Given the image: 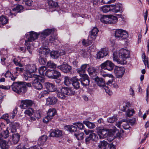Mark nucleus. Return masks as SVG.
Here are the masks:
<instances>
[{
	"label": "nucleus",
	"mask_w": 149,
	"mask_h": 149,
	"mask_svg": "<svg viewBox=\"0 0 149 149\" xmlns=\"http://www.w3.org/2000/svg\"><path fill=\"white\" fill-rule=\"evenodd\" d=\"M89 74L91 76H93L96 75L97 74V71L96 69L94 67H89L88 70Z\"/></svg>",
	"instance_id": "nucleus-33"
},
{
	"label": "nucleus",
	"mask_w": 149,
	"mask_h": 149,
	"mask_svg": "<svg viewBox=\"0 0 149 149\" xmlns=\"http://www.w3.org/2000/svg\"><path fill=\"white\" fill-rule=\"evenodd\" d=\"M45 85L46 88L50 92H54L56 90L55 86L52 83L47 82L45 83Z\"/></svg>",
	"instance_id": "nucleus-30"
},
{
	"label": "nucleus",
	"mask_w": 149,
	"mask_h": 149,
	"mask_svg": "<svg viewBox=\"0 0 149 149\" xmlns=\"http://www.w3.org/2000/svg\"><path fill=\"white\" fill-rule=\"evenodd\" d=\"M100 9L104 13H107L109 11H111V5L104 6L101 8Z\"/></svg>",
	"instance_id": "nucleus-44"
},
{
	"label": "nucleus",
	"mask_w": 149,
	"mask_h": 149,
	"mask_svg": "<svg viewBox=\"0 0 149 149\" xmlns=\"http://www.w3.org/2000/svg\"><path fill=\"white\" fill-rule=\"evenodd\" d=\"M97 137L96 135L94 133H90L89 136H87L86 138L85 141L86 144H88L91 141H95Z\"/></svg>",
	"instance_id": "nucleus-17"
},
{
	"label": "nucleus",
	"mask_w": 149,
	"mask_h": 149,
	"mask_svg": "<svg viewBox=\"0 0 149 149\" xmlns=\"http://www.w3.org/2000/svg\"><path fill=\"white\" fill-rule=\"evenodd\" d=\"M116 0H102V2L104 4H109L115 1Z\"/></svg>",
	"instance_id": "nucleus-63"
},
{
	"label": "nucleus",
	"mask_w": 149,
	"mask_h": 149,
	"mask_svg": "<svg viewBox=\"0 0 149 149\" xmlns=\"http://www.w3.org/2000/svg\"><path fill=\"white\" fill-rule=\"evenodd\" d=\"M72 85L75 89H77L79 88L80 84L79 79L76 77L72 78Z\"/></svg>",
	"instance_id": "nucleus-29"
},
{
	"label": "nucleus",
	"mask_w": 149,
	"mask_h": 149,
	"mask_svg": "<svg viewBox=\"0 0 149 149\" xmlns=\"http://www.w3.org/2000/svg\"><path fill=\"white\" fill-rule=\"evenodd\" d=\"M32 85L35 89L40 90H41L43 87L42 85L41 82H43L45 80L43 78L40 76L36 75L35 77H33Z\"/></svg>",
	"instance_id": "nucleus-2"
},
{
	"label": "nucleus",
	"mask_w": 149,
	"mask_h": 149,
	"mask_svg": "<svg viewBox=\"0 0 149 149\" xmlns=\"http://www.w3.org/2000/svg\"><path fill=\"white\" fill-rule=\"evenodd\" d=\"M26 68L27 70L30 73L35 72L37 69L36 65L33 64L27 65Z\"/></svg>",
	"instance_id": "nucleus-27"
},
{
	"label": "nucleus",
	"mask_w": 149,
	"mask_h": 149,
	"mask_svg": "<svg viewBox=\"0 0 149 149\" xmlns=\"http://www.w3.org/2000/svg\"><path fill=\"white\" fill-rule=\"evenodd\" d=\"M36 75L30 73H27L26 74L24 75V78L26 80L32 81L33 80V77H35Z\"/></svg>",
	"instance_id": "nucleus-36"
},
{
	"label": "nucleus",
	"mask_w": 149,
	"mask_h": 149,
	"mask_svg": "<svg viewBox=\"0 0 149 149\" xmlns=\"http://www.w3.org/2000/svg\"><path fill=\"white\" fill-rule=\"evenodd\" d=\"M34 113V109L31 108H29L24 112V113L29 116H31Z\"/></svg>",
	"instance_id": "nucleus-47"
},
{
	"label": "nucleus",
	"mask_w": 149,
	"mask_h": 149,
	"mask_svg": "<svg viewBox=\"0 0 149 149\" xmlns=\"http://www.w3.org/2000/svg\"><path fill=\"white\" fill-rule=\"evenodd\" d=\"M27 45V49L29 52V53L31 54L32 53V51L33 49V46L32 44L29 43Z\"/></svg>",
	"instance_id": "nucleus-53"
},
{
	"label": "nucleus",
	"mask_w": 149,
	"mask_h": 149,
	"mask_svg": "<svg viewBox=\"0 0 149 149\" xmlns=\"http://www.w3.org/2000/svg\"><path fill=\"white\" fill-rule=\"evenodd\" d=\"M22 82H14L11 85L13 91L18 94L21 93H25L26 89L24 88L23 87L24 84H22Z\"/></svg>",
	"instance_id": "nucleus-3"
},
{
	"label": "nucleus",
	"mask_w": 149,
	"mask_h": 149,
	"mask_svg": "<svg viewBox=\"0 0 149 149\" xmlns=\"http://www.w3.org/2000/svg\"><path fill=\"white\" fill-rule=\"evenodd\" d=\"M93 40L91 39L89 36H88V39L86 40L85 39H84L82 42L83 45L85 46H88L91 44L93 42Z\"/></svg>",
	"instance_id": "nucleus-43"
},
{
	"label": "nucleus",
	"mask_w": 149,
	"mask_h": 149,
	"mask_svg": "<svg viewBox=\"0 0 149 149\" xmlns=\"http://www.w3.org/2000/svg\"><path fill=\"white\" fill-rule=\"evenodd\" d=\"M63 92H65V95L72 96L74 95L75 93V91L72 88L69 87H63Z\"/></svg>",
	"instance_id": "nucleus-26"
},
{
	"label": "nucleus",
	"mask_w": 149,
	"mask_h": 149,
	"mask_svg": "<svg viewBox=\"0 0 149 149\" xmlns=\"http://www.w3.org/2000/svg\"><path fill=\"white\" fill-rule=\"evenodd\" d=\"M125 71V69L123 67L116 66L114 69V72L117 78L122 77Z\"/></svg>",
	"instance_id": "nucleus-10"
},
{
	"label": "nucleus",
	"mask_w": 149,
	"mask_h": 149,
	"mask_svg": "<svg viewBox=\"0 0 149 149\" xmlns=\"http://www.w3.org/2000/svg\"><path fill=\"white\" fill-rule=\"evenodd\" d=\"M48 93H49L47 91L45 90L41 92L40 95L41 97H44L46 95L48 94Z\"/></svg>",
	"instance_id": "nucleus-64"
},
{
	"label": "nucleus",
	"mask_w": 149,
	"mask_h": 149,
	"mask_svg": "<svg viewBox=\"0 0 149 149\" xmlns=\"http://www.w3.org/2000/svg\"><path fill=\"white\" fill-rule=\"evenodd\" d=\"M130 51L125 49H121L118 54L119 57L117 55L116 52H114L113 54V60L116 61L118 64H123L126 63V59L130 57Z\"/></svg>",
	"instance_id": "nucleus-1"
},
{
	"label": "nucleus",
	"mask_w": 149,
	"mask_h": 149,
	"mask_svg": "<svg viewBox=\"0 0 149 149\" xmlns=\"http://www.w3.org/2000/svg\"><path fill=\"white\" fill-rule=\"evenodd\" d=\"M114 65L113 63L111 61L108 60L101 64L100 66L102 68L110 71L113 69Z\"/></svg>",
	"instance_id": "nucleus-9"
},
{
	"label": "nucleus",
	"mask_w": 149,
	"mask_h": 149,
	"mask_svg": "<svg viewBox=\"0 0 149 149\" xmlns=\"http://www.w3.org/2000/svg\"><path fill=\"white\" fill-rule=\"evenodd\" d=\"M63 88H62L60 90H57L56 91L57 96L59 98L62 100L65 99L66 98L65 92H63Z\"/></svg>",
	"instance_id": "nucleus-28"
},
{
	"label": "nucleus",
	"mask_w": 149,
	"mask_h": 149,
	"mask_svg": "<svg viewBox=\"0 0 149 149\" xmlns=\"http://www.w3.org/2000/svg\"><path fill=\"white\" fill-rule=\"evenodd\" d=\"M72 81V79L68 76H65L64 77V84L67 86H69L71 84Z\"/></svg>",
	"instance_id": "nucleus-46"
},
{
	"label": "nucleus",
	"mask_w": 149,
	"mask_h": 149,
	"mask_svg": "<svg viewBox=\"0 0 149 149\" xmlns=\"http://www.w3.org/2000/svg\"><path fill=\"white\" fill-rule=\"evenodd\" d=\"M47 74L48 77L54 79H58L61 76V72L56 69L47 70Z\"/></svg>",
	"instance_id": "nucleus-6"
},
{
	"label": "nucleus",
	"mask_w": 149,
	"mask_h": 149,
	"mask_svg": "<svg viewBox=\"0 0 149 149\" xmlns=\"http://www.w3.org/2000/svg\"><path fill=\"white\" fill-rule=\"evenodd\" d=\"M88 64H84L82 65L80 68H79L77 69V72L79 74L84 73L85 72L86 68Z\"/></svg>",
	"instance_id": "nucleus-40"
},
{
	"label": "nucleus",
	"mask_w": 149,
	"mask_h": 149,
	"mask_svg": "<svg viewBox=\"0 0 149 149\" xmlns=\"http://www.w3.org/2000/svg\"><path fill=\"white\" fill-rule=\"evenodd\" d=\"M115 36L118 40L126 39L128 37L127 32L121 29H118L115 31Z\"/></svg>",
	"instance_id": "nucleus-5"
},
{
	"label": "nucleus",
	"mask_w": 149,
	"mask_h": 149,
	"mask_svg": "<svg viewBox=\"0 0 149 149\" xmlns=\"http://www.w3.org/2000/svg\"><path fill=\"white\" fill-rule=\"evenodd\" d=\"M49 50L47 47H42L39 50V56L40 55L44 57H46L49 54Z\"/></svg>",
	"instance_id": "nucleus-25"
},
{
	"label": "nucleus",
	"mask_w": 149,
	"mask_h": 149,
	"mask_svg": "<svg viewBox=\"0 0 149 149\" xmlns=\"http://www.w3.org/2000/svg\"><path fill=\"white\" fill-rule=\"evenodd\" d=\"M97 132L100 139L106 137L108 134L107 131L104 129L98 130Z\"/></svg>",
	"instance_id": "nucleus-23"
},
{
	"label": "nucleus",
	"mask_w": 149,
	"mask_h": 149,
	"mask_svg": "<svg viewBox=\"0 0 149 149\" xmlns=\"http://www.w3.org/2000/svg\"><path fill=\"white\" fill-rule=\"evenodd\" d=\"M84 134L83 133L81 132L79 133H75L74 134V136L78 140H81L84 138Z\"/></svg>",
	"instance_id": "nucleus-50"
},
{
	"label": "nucleus",
	"mask_w": 149,
	"mask_h": 149,
	"mask_svg": "<svg viewBox=\"0 0 149 149\" xmlns=\"http://www.w3.org/2000/svg\"><path fill=\"white\" fill-rule=\"evenodd\" d=\"M98 31L96 27H93L90 31V34L89 36L93 40H95L96 38Z\"/></svg>",
	"instance_id": "nucleus-20"
},
{
	"label": "nucleus",
	"mask_w": 149,
	"mask_h": 149,
	"mask_svg": "<svg viewBox=\"0 0 149 149\" xmlns=\"http://www.w3.org/2000/svg\"><path fill=\"white\" fill-rule=\"evenodd\" d=\"M33 102L30 100H25L21 101L20 107L22 109H25L28 107L32 106Z\"/></svg>",
	"instance_id": "nucleus-12"
},
{
	"label": "nucleus",
	"mask_w": 149,
	"mask_h": 149,
	"mask_svg": "<svg viewBox=\"0 0 149 149\" xmlns=\"http://www.w3.org/2000/svg\"><path fill=\"white\" fill-rule=\"evenodd\" d=\"M9 131L8 129L7 128L6 130H5L2 134V138L6 139L9 136Z\"/></svg>",
	"instance_id": "nucleus-58"
},
{
	"label": "nucleus",
	"mask_w": 149,
	"mask_h": 149,
	"mask_svg": "<svg viewBox=\"0 0 149 149\" xmlns=\"http://www.w3.org/2000/svg\"><path fill=\"white\" fill-rule=\"evenodd\" d=\"M109 53L108 49L107 48H102L101 50L97 54V58L100 59L107 56Z\"/></svg>",
	"instance_id": "nucleus-13"
},
{
	"label": "nucleus",
	"mask_w": 149,
	"mask_h": 149,
	"mask_svg": "<svg viewBox=\"0 0 149 149\" xmlns=\"http://www.w3.org/2000/svg\"><path fill=\"white\" fill-rule=\"evenodd\" d=\"M56 110L54 108L49 109L47 113V115L43 119V121L45 123H47L53 118L54 116L56 114Z\"/></svg>",
	"instance_id": "nucleus-7"
},
{
	"label": "nucleus",
	"mask_w": 149,
	"mask_h": 149,
	"mask_svg": "<svg viewBox=\"0 0 149 149\" xmlns=\"http://www.w3.org/2000/svg\"><path fill=\"white\" fill-rule=\"evenodd\" d=\"M134 112L133 109H128L126 112V115L129 117H130L134 113Z\"/></svg>",
	"instance_id": "nucleus-56"
},
{
	"label": "nucleus",
	"mask_w": 149,
	"mask_h": 149,
	"mask_svg": "<svg viewBox=\"0 0 149 149\" xmlns=\"http://www.w3.org/2000/svg\"><path fill=\"white\" fill-rule=\"evenodd\" d=\"M83 123L90 129H93L95 127V125L93 123L91 122L88 121H84Z\"/></svg>",
	"instance_id": "nucleus-39"
},
{
	"label": "nucleus",
	"mask_w": 149,
	"mask_h": 149,
	"mask_svg": "<svg viewBox=\"0 0 149 149\" xmlns=\"http://www.w3.org/2000/svg\"><path fill=\"white\" fill-rule=\"evenodd\" d=\"M46 65L48 68H49L56 69V67H57L56 65L51 61L47 62Z\"/></svg>",
	"instance_id": "nucleus-49"
},
{
	"label": "nucleus",
	"mask_w": 149,
	"mask_h": 149,
	"mask_svg": "<svg viewBox=\"0 0 149 149\" xmlns=\"http://www.w3.org/2000/svg\"><path fill=\"white\" fill-rule=\"evenodd\" d=\"M38 35L37 33L33 31L30 32L29 35L28 34H26V37L27 39L25 40V45H27L28 44V42L33 41L38 38Z\"/></svg>",
	"instance_id": "nucleus-8"
},
{
	"label": "nucleus",
	"mask_w": 149,
	"mask_h": 149,
	"mask_svg": "<svg viewBox=\"0 0 149 149\" xmlns=\"http://www.w3.org/2000/svg\"><path fill=\"white\" fill-rule=\"evenodd\" d=\"M107 139L109 142L112 141L114 139V136L113 134H110L109 133L108 134L107 136Z\"/></svg>",
	"instance_id": "nucleus-57"
},
{
	"label": "nucleus",
	"mask_w": 149,
	"mask_h": 149,
	"mask_svg": "<svg viewBox=\"0 0 149 149\" xmlns=\"http://www.w3.org/2000/svg\"><path fill=\"white\" fill-rule=\"evenodd\" d=\"M0 21L1 22L2 24H7L8 21L5 16L2 15L0 17Z\"/></svg>",
	"instance_id": "nucleus-52"
},
{
	"label": "nucleus",
	"mask_w": 149,
	"mask_h": 149,
	"mask_svg": "<svg viewBox=\"0 0 149 149\" xmlns=\"http://www.w3.org/2000/svg\"><path fill=\"white\" fill-rule=\"evenodd\" d=\"M34 115L35 117L37 119H39L41 116L40 114V111L39 110L37 111L36 112H35Z\"/></svg>",
	"instance_id": "nucleus-61"
},
{
	"label": "nucleus",
	"mask_w": 149,
	"mask_h": 149,
	"mask_svg": "<svg viewBox=\"0 0 149 149\" xmlns=\"http://www.w3.org/2000/svg\"><path fill=\"white\" fill-rule=\"evenodd\" d=\"M117 120V118L116 116H113L109 117L107 119V121L110 123H113Z\"/></svg>",
	"instance_id": "nucleus-51"
},
{
	"label": "nucleus",
	"mask_w": 149,
	"mask_h": 149,
	"mask_svg": "<svg viewBox=\"0 0 149 149\" xmlns=\"http://www.w3.org/2000/svg\"><path fill=\"white\" fill-rule=\"evenodd\" d=\"M103 88L105 90V92L109 95H111L112 94V92L111 91L108 87L106 86H104Z\"/></svg>",
	"instance_id": "nucleus-59"
},
{
	"label": "nucleus",
	"mask_w": 149,
	"mask_h": 149,
	"mask_svg": "<svg viewBox=\"0 0 149 149\" xmlns=\"http://www.w3.org/2000/svg\"><path fill=\"white\" fill-rule=\"evenodd\" d=\"M111 11L113 12L118 13L121 10V5L120 4H117L111 5Z\"/></svg>",
	"instance_id": "nucleus-19"
},
{
	"label": "nucleus",
	"mask_w": 149,
	"mask_h": 149,
	"mask_svg": "<svg viewBox=\"0 0 149 149\" xmlns=\"http://www.w3.org/2000/svg\"><path fill=\"white\" fill-rule=\"evenodd\" d=\"M65 129L71 132H74L77 130V127L73 125H66L65 127Z\"/></svg>",
	"instance_id": "nucleus-34"
},
{
	"label": "nucleus",
	"mask_w": 149,
	"mask_h": 149,
	"mask_svg": "<svg viewBox=\"0 0 149 149\" xmlns=\"http://www.w3.org/2000/svg\"><path fill=\"white\" fill-rule=\"evenodd\" d=\"M6 141L2 140L0 141V147L1 149H8L9 146Z\"/></svg>",
	"instance_id": "nucleus-35"
},
{
	"label": "nucleus",
	"mask_w": 149,
	"mask_h": 149,
	"mask_svg": "<svg viewBox=\"0 0 149 149\" xmlns=\"http://www.w3.org/2000/svg\"><path fill=\"white\" fill-rule=\"evenodd\" d=\"M94 80L96 84L99 87L103 88L106 86L105 81L102 78L97 76L94 78Z\"/></svg>",
	"instance_id": "nucleus-16"
},
{
	"label": "nucleus",
	"mask_w": 149,
	"mask_h": 149,
	"mask_svg": "<svg viewBox=\"0 0 149 149\" xmlns=\"http://www.w3.org/2000/svg\"><path fill=\"white\" fill-rule=\"evenodd\" d=\"M23 9L22 6L20 5H18L12 9V11H10V13L12 15H16V13L20 12Z\"/></svg>",
	"instance_id": "nucleus-22"
},
{
	"label": "nucleus",
	"mask_w": 149,
	"mask_h": 149,
	"mask_svg": "<svg viewBox=\"0 0 149 149\" xmlns=\"http://www.w3.org/2000/svg\"><path fill=\"white\" fill-rule=\"evenodd\" d=\"M13 61L14 64L17 66H18L20 67H22V65L20 63L19 61H18V60L16 58H14L13 60Z\"/></svg>",
	"instance_id": "nucleus-62"
},
{
	"label": "nucleus",
	"mask_w": 149,
	"mask_h": 149,
	"mask_svg": "<svg viewBox=\"0 0 149 149\" xmlns=\"http://www.w3.org/2000/svg\"><path fill=\"white\" fill-rule=\"evenodd\" d=\"M54 31V29H47L45 30L40 34V38L43 45L47 47L48 45V41L46 38V36L49 35L53 31Z\"/></svg>",
	"instance_id": "nucleus-4"
},
{
	"label": "nucleus",
	"mask_w": 149,
	"mask_h": 149,
	"mask_svg": "<svg viewBox=\"0 0 149 149\" xmlns=\"http://www.w3.org/2000/svg\"><path fill=\"white\" fill-rule=\"evenodd\" d=\"M24 3L25 4V5L28 6H31L33 4V2L32 0H23Z\"/></svg>",
	"instance_id": "nucleus-55"
},
{
	"label": "nucleus",
	"mask_w": 149,
	"mask_h": 149,
	"mask_svg": "<svg viewBox=\"0 0 149 149\" xmlns=\"http://www.w3.org/2000/svg\"><path fill=\"white\" fill-rule=\"evenodd\" d=\"M10 130L12 133L16 132L17 129H19L20 127V125L18 123L11 122L10 124Z\"/></svg>",
	"instance_id": "nucleus-18"
},
{
	"label": "nucleus",
	"mask_w": 149,
	"mask_h": 149,
	"mask_svg": "<svg viewBox=\"0 0 149 149\" xmlns=\"http://www.w3.org/2000/svg\"><path fill=\"white\" fill-rule=\"evenodd\" d=\"M22 84H24V86L23 87L24 88L26 89L25 92L27 91V87H31V84L29 83H26V82H22Z\"/></svg>",
	"instance_id": "nucleus-60"
},
{
	"label": "nucleus",
	"mask_w": 149,
	"mask_h": 149,
	"mask_svg": "<svg viewBox=\"0 0 149 149\" xmlns=\"http://www.w3.org/2000/svg\"><path fill=\"white\" fill-rule=\"evenodd\" d=\"M39 56L40 57L38 60L39 63L41 65H45L47 62V59L45 58L46 57H44L41 55Z\"/></svg>",
	"instance_id": "nucleus-45"
},
{
	"label": "nucleus",
	"mask_w": 149,
	"mask_h": 149,
	"mask_svg": "<svg viewBox=\"0 0 149 149\" xmlns=\"http://www.w3.org/2000/svg\"><path fill=\"white\" fill-rule=\"evenodd\" d=\"M108 143L104 140L100 141L98 145V149H108Z\"/></svg>",
	"instance_id": "nucleus-31"
},
{
	"label": "nucleus",
	"mask_w": 149,
	"mask_h": 149,
	"mask_svg": "<svg viewBox=\"0 0 149 149\" xmlns=\"http://www.w3.org/2000/svg\"><path fill=\"white\" fill-rule=\"evenodd\" d=\"M58 101L56 98L52 96L49 97L46 100V103L47 104L54 105L56 104Z\"/></svg>",
	"instance_id": "nucleus-21"
},
{
	"label": "nucleus",
	"mask_w": 149,
	"mask_h": 149,
	"mask_svg": "<svg viewBox=\"0 0 149 149\" xmlns=\"http://www.w3.org/2000/svg\"><path fill=\"white\" fill-rule=\"evenodd\" d=\"M73 124L77 127L80 130H84L85 127L83 123L80 122H77V123H74Z\"/></svg>",
	"instance_id": "nucleus-48"
},
{
	"label": "nucleus",
	"mask_w": 149,
	"mask_h": 149,
	"mask_svg": "<svg viewBox=\"0 0 149 149\" xmlns=\"http://www.w3.org/2000/svg\"><path fill=\"white\" fill-rule=\"evenodd\" d=\"M50 55L52 58L56 59L59 57L60 54L58 51H53L50 52Z\"/></svg>",
	"instance_id": "nucleus-42"
},
{
	"label": "nucleus",
	"mask_w": 149,
	"mask_h": 149,
	"mask_svg": "<svg viewBox=\"0 0 149 149\" xmlns=\"http://www.w3.org/2000/svg\"><path fill=\"white\" fill-rule=\"evenodd\" d=\"M100 21L102 22L107 24L110 23V17L107 15L102 16L100 19Z\"/></svg>",
	"instance_id": "nucleus-41"
},
{
	"label": "nucleus",
	"mask_w": 149,
	"mask_h": 149,
	"mask_svg": "<svg viewBox=\"0 0 149 149\" xmlns=\"http://www.w3.org/2000/svg\"><path fill=\"white\" fill-rule=\"evenodd\" d=\"M62 131L58 129H57L52 132L49 136L51 137H61L62 136Z\"/></svg>",
	"instance_id": "nucleus-24"
},
{
	"label": "nucleus",
	"mask_w": 149,
	"mask_h": 149,
	"mask_svg": "<svg viewBox=\"0 0 149 149\" xmlns=\"http://www.w3.org/2000/svg\"><path fill=\"white\" fill-rule=\"evenodd\" d=\"M47 139L46 135H43L40 137L38 140V143L39 145H43L46 141Z\"/></svg>",
	"instance_id": "nucleus-32"
},
{
	"label": "nucleus",
	"mask_w": 149,
	"mask_h": 149,
	"mask_svg": "<svg viewBox=\"0 0 149 149\" xmlns=\"http://www.w3.org/2000/svg\"><path fill=\"white\" fill-rule=\"evenodd\" d=\"M118 21L117 18L113 15H111L110 17V23H115L117 22Z\"/></svg>",
	"instance_id": "nucleus-54"
},
{
	"label": "nucleus",
	"mask_w": 149,
	"mask_h": 149,
	"mask_svg": "<svg viewBox=\"0 0 149 149\" xmlns=\"http://www.w3.org/2000/svg\"><path fill=\"white\" fill-rule=\"evenodd\" d=\"M79 81L81 84L84 86L86 87L89 85L90 81L88 76L86 74L82 75V77L80 79Z\"/></svg>",
	"instance_id": "nucleus-14"
},
{
	"label": "nucleus",
	"mask_w": 149,
	"mask_h": 149,
	"mask_svg": "<svg viewBox=\"0 0 149 149\" xmlns=\"http://www.w3.org/2000/svg\"><path fill=\"white\" fill-rule=\"evenodd\" d=\"M40 74L41 75H45L47 76V70H46V68L45 66L40 67L38 70Z\"/></svg>",
	"instance_id": "nucleus-38"
},
{
	"label": "nucleus",
	"mask_w": 149,
	"mask_h": 149,
	"mask_svg": "<svg viewBox=\"0 0 149 149\" xmlns=\"http://www.w3.org/2000/svg\"><path fill=\"white\" fill-rule=\"evenodd\" d=\"M57 68L64 73H68L71 71L72 67L68 64L66 63L58 66Z\"/></svg>",
	"instance_id": "nucleus-11"
},
{
	"label": "nucleus",
	"mask_w": 149,
	"mask_h": 149,
	"mask_svg": "<svg viewBox=\"0 0 149 149\" xmlns=\"http://www.w3.org/2000/svg\"><path fill=\"white\" fill-rule=\"evenodd\" d=\"M20 135L18 134H14L12 136V141L15 144L17 143L19 141Z\"/></svg>",
	"instance_id": "nucleus-37"
},
{
	"label": "nucleus",
	"mask_w": 149,
	"mask_h": 149,
	"mask_svg": "<svg viewBox=\"0 0 149 149\" xmlns=\"http://www.w3.org/2000/svg\"><path fill=\"white\" fill-rule=\"evenodd\" d=\"M49 7L51 11H55L58 7L57 2L54 1L52 0H47Z\"/></svg>",
	"instance_id": "nucleus-15"
}]
</instances>
